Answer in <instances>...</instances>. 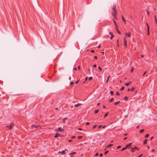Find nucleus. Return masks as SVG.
<instances>
[{"label":"nucleus","mask_w":157,"mask_h":157,"mask_svg":"<svg viewBox=\"0 0 157 157\" xmlns=\"http://www.w3.org/2000/svg\"><path fill=\"white\" fill-rule=\"evenodd\" d=\"M121 147V146H118L117 147V149H119V148H120Z\"/></svg>","instance_id":"nucleus-37"},{"label":"nucleus","mask_w":157,"mask_h":157,"mask_svg":"<svg viewBox=\"0 0 157 157\" xmlns=\"http://www.w3.org/2000/svg\"><path fill=\"white\" fill-rule=\"evenodd\" d=\"M153 136L151 137V139H150V140H152L153 139Z\"/></svg>","instance_id":"nucleus-55"},{"label":"nucleus","mask_w":157,"mask_h":157,"mask_svg":"<svg viewBox=\"0 0 157 157\" xmlns=\"http://www.w3.org/2000/svg\"><path fill=\"white\" fill-rule=\"evenodd\" d=\"M74 70H77V68L76 67H75L74 68Z\"/></svg>","instance_id":"nucleus-52"},{"label":"nucleus","mask_w":157,"mask_h":157,"mask_svg":"<svg viewBox=\"0 0 157 157\" xmlns=\"http://www.w3.org/2000/svg\"><path fill=\"white\" fill-rule=\"evenodd\" d=\"M88 79V77H86L85 78V81H86L87 79Z\"/></svg>","instance_id":"nucleus-38"},{"label":"nucleus","mask_w":157,"mask_h":157,"mask_svg":"<svg viewBox=\"0 0 157 157\" xmlns=\"http://www.w3.org/2000/svg\"><path fill=\"white\" fill-rule=\"evenodd\" d=\"M116 95H119L118 92H117L116 93Z\"/></svg>","instance_id":"nucleus-40"},{"label":"nucleus","mask_w":157,"mask_h":157,"mask_svg":"<svg viewBox=\"0 0 157 157\" xmlns=\"http://www.w3.org/2000/svg\"><path fill=\"white\" fill-rule=\"evenodd\" d=\"M143 155V154H141V155H139L138 157H141Z\"/></svg>","instance_id":"nucleus-48"},{"label":"nucleus","mask_w":157,"mask_h":157,"mask_svg":"<svg viewBox=\"0 0 157 157\" xmlns=\"http://www.w3.org/2000/svg\"><path fill=\"white\" fill-rule=\"evenodd\" d=\"M59 136V133H56V135H55V138H56L58 136Z\"/></svg>","instance_id":"nucleus-12"},{"label":"nucleus","mask_w":157,"mask_h":157,"mask_svg":"<svg viewBox=\"0 0 157 157\" xmlns=\"http://www.w3.org/2000/svg\"><path fill=\"white\" fill-rule=\"evenodd\" d=\"M74 84V82H70V85H71L73 84Z\"/></svg>","instance_id":"nucleus-30"},{"label":"nucleus","mask_w":157,"mask_h":157,"mask_svg":"<svg viewBox=\"0 0 157 157\" xmlns=\"http://www.w3.org/2000/svg\"><path fill=\"white\" fill-rule=\"evenodd\" d=\"M125 36L127 37L128 36V37H130L131 33H125Z\"/></svg>","instance_id":"nucleus-7"},{"label":"nucleus","mask_w":157,"mask_h":157,"mask_svg":"<svg viewBox=\"0 0 157 157\" xmlns=\"http://www.w3.org/2000/svg\"><path fill=\"white\" fill-rule=\"evenodd\" d=\"M108 151H106L104 153L105 154H106L107 153H108Z\"/></svg>","instance_id":"nucleus-36"},{"label":"nucleus","mask_w":157,"mask_h":157,"mask_svg":"<svg viewBox=\"0 0 157 157\" xmlns=\"http://www.w3.org/2000/svg\"><path fill=\"white\" fill-rule=\"evenodd\" d=\"M67 118H64L63 119V120H65Z\"/></svg>","instance_id":"nucleus-61"},{"label":"nucleus","mask_w":157,"mask_h":157,"mask_svg":"<svg viewBox=\"0 0 157 157\" xmlns=\"http://www.w3.org/2000/svg\"><path fill=\"white\" fill-rule=\"evenodd\" d=\"M122 19L123 20V21L125 23H126V21L124 18V17L123 16H122Z\"/></svg>","instance_id":"nucleus-15"},{"label":"nucleus","mask_w":157,"mask_h":157,"mask_svg":"<svg viewBox=\"0 0 157 157\" xmlns=\"http://www.w3.org/2000/svg\"><path fill=\"white\" fill-rule=\"evenodd\" d=\"M120 101H118L117 102H115L114 103V104L115 105H117L119 103H120Z\"/></svg>","instance_id":"nucleus-18"},{"label":"nucleus","mask_w":157,"mask_h":157,"mask_svg":"<svg viewBox=\"0 0 157 157\" xmlns=\"http://www.w3.org/2000/svg\"><path fill=\"white\" fill-rule=\"evenodd\" d=\"M130 71H131V72H132L133 71V68H131V69Z\"/></svg>","instance_id":"nucleus-31"},{"label":"nucleus","mask_w":157,"mask_h":157,"mask_svg":"<svg viewBox=\"0 0 157 157\" xmlns=\"http://www.w3.org/2000/svg\"><path fill=\"white\" fill-rule=\"evenodd\" d=\"M80 66H78V70L80 69Z\"/></svg>","instance_id":"nucleus-50"},{"label":"nucleus","mask_w":157,"mask_h":157,"mask_svg":"<svg viewBox=\"0 0 157 157\" xmlns=\"http://www.w3.org/2000/svg\"><path fill=\"white\" fill-rule=\"evenodd\" d=\"M146 72L145 71L143 74V76H144V75L146 74Z\"/></svg>","instance_id":"nucleus-49"},{"label":"nucleus","mask_w":157,"mask_h":157,"mask_svg":"<svg viewBox=\"0 0 157 157\" xmlns=\"http://www.w3.org/2000/svg\"><path fill=\"white\" fill-rule=\"evenodd\" d=\"M134 90V88H133V87H132V88H131V91H133Z\"/></svg>","instance_id":"nucleus-34"},{"label":"nucleus","mask_w":157,"mask_h":157,"mask_svg":"<svg viewBox=\"0 0 157 157\" xmlns=\"http://www.w3.org/2000/svg\"><path fill=\"white\" fill-rule=\"evenodd\" d=\"M98 155V153H96V154L95 155V156H97Z\"/></svg>","instance_id":"nucleus-44"},{"label":"nucleus","mask_w":157,"mask_h":157,"mask_svg":"<svg viewBox=\"0 0 157 157\" xmlns=\"http://www.w3.org/2000/svg\"><path fill=\"white\" fill-rule=\"evenodd\" d=\"M154 151H155V150H154V149H153V150H152L151 151V152H153Z\"/></svg>","instance_id":"nucleus-56"},{"label":"nucleus","mask_w":157,"mask_h":157,"mask_svg":"<svg viewBox=\"0 0 157 157\" xmlns=\"http://www.w3.org/2000/svg\"><path fill=\"white\" fill-rule=\"evenodd\" d=\"M124 86L122 87L121 88V89H120V90H123L124 89Z\"/></svg>","instance_id":"nucleus-23"},{"label":"nucleus","mask_w":157,"mask_h":157,"mask_svg":"<svg viewBox=\"0 0 157 157\" xmlns=\"http://www.w3.org/2000/svg\"><path fill=\"white\" fill-rule=\"evenodd\" d=\"M94 58L95 59H97V57L96 56H95Z\"/></svg>","instance_id":"nucleus-43"},{"label":"nucleus","mask_w":157,"mask_h":157,"mask_svg":"<svg viewBox=\"0 0 157 157\" xmlns=\"http://www.w3.org/2000/svg\"><path fill=\"white\" fill-rule=\"evenodd\" d=\"M141 57H144V56L143 55H142L141 56Z\"/></svg>","instance_id":"nucleus-59"},{"label":"nucleus","mask_w":157,"mask_h":157,"mask_svg":"<svg viewBox=\"0 0 157 157\" xmlns=\"http://www.w3.org/2000/svg\"><path fill=\"white\" fill-rule=\"evenodd\" d=\"M57 131H59L60 132H62L64 131V130L63 129L61 128L60 127L58 128V129L56 130Z\"/></svg>","instance_id":"nucleus-6"},{"label":"nucleus","mask_w":157,"mask_h":157,"mask_svg":"<svg viewBox=\"0 0 157 157\" xmlns=\"http://www.w3.org/2000/svg\"><path fill=\"white\" fill-rule=\"evenodd\" d=\"M76 154V152H72L70 154H69V155H72V154Z\"/></svg>","instance_id":"nucleus-24"},{"label":"nucleus","mask_w":157,"mask_h":157,"mask_svg":"<svg viewBox=\"0 0 157 157\" xmlns=\"http://www.w3.org/2000/svg\"><path fill=\"white\" fill-rule=\"evenodd\" d=\"M110 93L111 95H113V91H111L110 92Z\"/></svg>","instance_id":"nucleus-21"},{"label":"nucleus","mask_w":157,"mask_h":157,"mask_svg":"<svg viewBox=\"0 0 157 157\" xmlns=\"http://www.w3.org/2000/svg\"><path fill=\"white\" fill-rule=\"evenodd\" d=\"M100 104V103H98V104L97 105H99Z\"/></svg>","instance_id":"nucleus-64"},{"label":"nucleus","mask_w":157,"mask_h":157,"mask_svg":"<svg viewBox=\"0 0 157 157\" xmlns=\"http://www.w3.org/2000/svg\"><path fill=\"white\" fill-rule=\"evenodd\" d=\"M99 111V110L98 109V110H95V113H97Z\"/></svg>","instance_id":"nucleus-25"},{"label":"nucleus","mask_w":157,"mask_h":157,"mask_svg":"<svg viewBox=\"0 0 157 157\" xmlns=\"http://www.w3.org/2000/svg\"><path fill=\"white\" fill-rule=\"evenodd\" d=\"M79 80L76 81L75 82V83L76 84H78V82H79Z\"/></svg>","instance_id":"nucleus-29"},{"label":"nucleus","mask_w":157,"mask_h":157,"mask_svg":"<svg viewBox=\"0 0 157 157\" xmlns=\"http://www.w3.org/2000/svg\"><path fill=\"white\" fill-rule=\"evenodd\" d=\"M98 68L99 69V70H100V71H101V68L100 67H98Z\"/></svg>","instance_id":"nucleus-32"},{"label":"nucleus","mask_w":157,"mask_h":157,"mask_svg":"<svg viewBox=\"0 0 157 157\" xmlns=\"http://www.w3.org/2000/svg\"><path fill=\"white\" fill-rule=\"evenodd\" d=\"M108 112L106 113L105 114V115L104 116V117H106L108 115Z\"/></svg>","instance_id":"nucleus-20"},{"label":"nucleus","mask_w":157,"mask_h":157,"mask_svg":"<svg viewBox=\"0 0 157 157\" xmlns=\"http://www.w3.org/2000/svg\"><path fill=\"white\" fill-rule=\"evenodd\" d=\"M147 35H149V27L148 26V25L147 24Z\"/></svg>","instance_id":"nucleus-8"},{"label":"nucleus","mask_w":157,"mask_h":157,"mask_svg":"<svg viewBox=\"0 0 157 157\" xmlns=\"http://www.w3.org/2000/svg\"><path fill=\"white\" fill-rule=\"evenodd\" d=\"M109 34H110L111 35V37H110V39L111 40H112L113 38L114 37V35H113V33L111 32H109Z\"/></svg>","instance_id":"nucleus-5"},{"label":"nucleus","mask_w":157,"mask_h":157,"mask_svg":"<svg viewBox=\"0 0 157 157\" xmlns=\"http://www.w3.org/2000/svg\"><path fill=\"white\" fill-rule=\"evenodd\" d=\"M144 131V129H142L141 130H140V132L141 133L143 132Z\"/></svg>","instance_id":"nucleus-17"},{"label":"nucleus","mask_w":157,"mask_h":157,"mask_svg":"<svg viewBox=\"0 0 157 157\" xmlns=\"http://www.w3.org/2000/svg\"><path fill=\"white\" fill-rule=\"evenodd\" d=\"M113 11L112 12V14L114 17L115 19L117 18L116 14L117 11L116 10V6L115 5H114L112 7Z\"/></svg>","instance_id":"nucleus-1"},{"label":"nucleus","mask_w":157,"mask_h":157,"mask_svg":"<svg viewBox=\"0 0 157 157\" xmlns=\"http://www.w3.org/2000/svg\"><path fill=\"white\" fill-rule=\"evenodd\" d=\"M113 22H114L115 25H116V27H117V23H116V22L114 20L113 21Z\"/></svg>","instance_id":"nucleus-19"},{"label":"nucleus","mask_w":157,"mask_h":157,"mask_svg":"<svg viewBox=\"0 0 157 157\" xmlns=\"http://www.w3.org/2000/svg\"><path fill=\"white\" fill-rule=\"evenodd\" d=\"M147 139H146L144 142V144H146L147 143Z\"/></svg>","instance_id":"nucleus-22"},{"label":"nucleus","mask_w":157,"mask_h":157,"mask_svg":"<svg viewBox=\"0 0 157 157\" xmlns=\"http://www.w3.org/2000/svg\"><path fill=\"white\" fill-rule=\"evenodd\" d=\"M131 144H132V143H130V144H127L126 146V147H125L123 148L121 150V151H123L125 149H126V148H130L131 147Z\"/></svg>","instance_id":"nucleus-2"},{"label":"nucleus","mask_w":157,"mask_h":157,"mask_svg":"<svg viewBox=\"0 0 157 157\" xmlns=\"http://www.w3.org/2000/svg\"><path fill=\"white\" fill-rule=\"evenodd\" d=\"M91 52L92 53H94V50H91Z\"/></svg>","instance_id":"nucleus-41"},{"label":"nucleus","mask_w":157,"mask_h":157,"mask_svg":"<svg viewBox=\"0 0 157 157\" xmlns=\"http://www.w3.org/2000/svg\"><path fill=\"white\" fill-rule=\"evenodd\" d=\"M113 99H111L110 100V102H112V101H113Z\"/></svg>","instance_id":"nucleus-47"},{"label":"nucleus","mask_w":157,"mask_h":157,"mask_svg":"<svg viewBox=\"0 0 157 157\" xmlns=\"http://www.w3.org/2000/svg\"><path fill=\"white\" fill-rule=\"evenodd\" d=\"M110 77V75H109L108 78H107V80L106 81V82L105 83H107L109 81V77Z\"/></svg>","instance_id":"nucleus-14"},{"label":"nucleus","mask_w":157,"mask_h":157,"mask_svg":"<svg viewBox=\"0 0 157 157\" xmlns=\"http://www.w3.org/2000/svg\"><path fill=\"white\" fill-rule=\"evenodd\" d=\"M155 21L156 23L157 24V20L156 18H155Z\"/></svg>","instance_id":"nucleus-42"},{"label":"nucleus","mask_w":157,"mask_h":157,"mask_svg":"<svg viewBox=\"0 0 157 157\" xmlns=\"http://www.w3.org/2000/svg\"><path fill=\"white\" fill-rule=\"evenodd\" d=\"M100 45H99V46L98 47V48H100Z\"/></svg>","instance_id":"nucleus-60"},{"label":"nucleus","mask_w":157,"mask_h":157,"mask_svg":"<svg viewBox=\"0 0 157 157\" xmlns=\"http://www.w3.org/2000/svg\"><path fill=\"white\" fill-rule=\"evenodd\" d=\"M81 105V104L78 103L77 104L74 105V106L75 107H78V106H79V105Z\"/></svg>","instance_id":"nucleus-10"},{"label":"nucleus","mask_w":157,"mask_h":157,"mask_svg":"<svg viewBox=\"0 0 157 157\" xmlns=\"http://www.w3.org/2000/svg\"><path fill=\"white\" fill-rule=\"evenodd\" d=\"M82 136H79L78 137V139H81L82 138Z\"/></svg>","instance_id":"nucleus-33"},{"label":"nucleus","mask_w":157,"mask_h":157,"mask_svg":"<svg viewBox=\"0 0 157 157\" xmlns=\"http://www.w3.org/2000/svg\"><path fill=\"white\" fill-rule=\"evenodd\" d=\"M101 127V125H99L98 126V128H100Z\"/></svg>","instance_id":"nucleus-54"},{"label":"nucleus","mask_w":157,"mask_h":157,"mask_svg":"<svg viewBox=\"0 0 157 157\" xmlns=\"http://www.w3.org/2000/svg\"><path fill=\"white\" fill-rule=\"evenodd\" d=\"M105 126H103L102 127V128H105Z\"/></svg>","instance_id":"nucleus-62"},{"label":"nucleus","mask_w":157,"mask_h":157,"mask_svg":"<svg viewBox=\"0 0 157 157\" xmlns=\"http://www.w3.org/2000/svg\"><path fill=\"white\" fill-rule=\"evenodd\" d=\"M92 77H90L89 78V80H92Z\"/></svg>","instance_id":"nucleus-28"},{"label":"nucleus","mask_w":157,"mask_h":157,"mask_svg":"<svg viewBox=\"0 0 157 157\" xmlns=\"http://www.w3.org/2000/svg\"><path fill=\"white\" fill-rule=\"evenodd\" d=\"M97 125H94V126H93V128H95L96 127Z\"/></svg>","instance_id":"nucleus-39"},{"label":"nucleus","mask_w":157,"mask_h":157,"mask_svg":"<svg viewBox=\"0 0 157 157\" xmlns=\"http://www.w3.org/2000/svg\"><path fill=\"white\" fill-rule=\"evenodd\" d=\"M116 30L117 31V33H118L119 34H121L120 32L118 30V28H117V27H116Z\"/></svg>","instance_id":"nucleus-11"},{"label":"nucleus","mask_w":157,"mask_h":157,"mask_svg":"<svg viewBox=\"0 0 157 157\" xmlns=\"http://www.w3.org/2000/svg\"><path fill=\"white\" fill-rule=\"evenodd\" d=\"M89 123L88 122H87L86 123V124L87 125H89Z\"/></svg>","instance_id":"nucleus-51"},{"label":"nucleus","mask_w":157,"mask_h":157,"mask_svg":"<svg viewBox=\"0 0 157 157\" xmlns=\"http://www.w3.org/2000/svg\"><path fill=\"white\" fill-rule=\"evenodd\" d=\"M96 64H94L93 65V67H96Z\"/></svg>","instance_id":"nucleus-46"},{"label":"nucleus","mask_w":157,"mask_h":157,"mask_svg":"<svg viewBox=\"0 0 157 157\" xmlns=\"http://www.w3.org/2000/svg\"><path fill=\"white\" fill-rule=\"evenodd\" d=\"M147 15L148 16H149V11H147Z\"/></svg>","instance_id":"nucleus-35"},{"label":"nucleus","mask_w":157,"mask_h":157,"mask_svg":"<svg viewBox=\"0 0 157 157\" xmlns=\"http://www.w3.org/2000/svg\"><path fill=\"white\" fill-rule=\"evenodd\" d=\"M113 146V144H109L107 146V147H110V146Z\"/></svg>","instance_id":"nucleus-26"},{"label":"nucleus","mask_w":157,"mask_h":157,"mask_svg":"<svg viewBox=\"0 0 157 157\" xmlns=\"http://www.w3.org/2000/svg\"><path fill=\"white\" fill-rule=\"evenodd\" d=\"M130 90V89H128V90H127V91H129Z\"/></svg>","instance_id":"nucleus-58"},{"label":"nucleus","mask_w":157,"mask_h":157,"mask_svg":"<svg viewBox=\"0 0 157 157\" xmlns=\"http://www.w3.org/2000/svg\"><path fill=\"white\" fill-rule=\"evenodd\" d=\"M124 45H125L126 47H127V41L126 39H125V38H124Z\"/></svg>","instance_id":"nucleus-4"},{"label":"nucleus","mask_w":157,"mask_h":157,"mask_svg":"<svg viewBox=\"0 0 157 157\" xmlns=\"http://www.w3.org/2000/svg\"><path fill=\"white\" fill-rule=\"evenodd\" d=\"M131 83V82H129V83H125V85L126 86H128L129 85L130 83Z\"/></svg>","instance_id":"nucleus-13"},{"label":"nucleus","mask_w":157,"mask_h":157,"mask_svg":"<svg viewBox=\"0 0 157 157\" xmlns=\"http://www.w3.org/2000/svg\"><path fill=\"white\" fill-rule=\"evenodd\" d=\"M127 139V137H125L124 138V140H126Z\"/></svg>","instance_id":"nucleus-57"},{"label":"nucleus","mask_w":157,"mask_h":157,"mask_svg":"<svg viewBox=\"0 0 157 157\" xmlns=\"http://www.w3.org/2000/svg\"><path fill=\"white\" fill-rule=\"evenodd\" d=\"M61 153L62 154L64 155L65 154V151L63 150L62 151H61Z\"/></svg>","instance_id":"nucleus-16"},{"label":"nucleus","mask_w":157,"mask_h":157,"mask_svg":"<svg viewBox=\"0 0 157 157\" xmlns=\"http://www.w3.org/2000/svg\"><path fill=\"white\" fill-rule=\"evenodd\" d=\"M103 155V154L102 153H101L100 154V157H101Z\"/></svg>","instance_id":"nucleus-45"},{"label":"nucleus","mask_w":157,"mask_h":157,"mask_svg":"<svg viewBox=\"0 0 157 157\" xmlns=\"http://www.w3.org/2000/svg\"><path fill=\"white\" fill-rule=\"evenodd\" d=\"M78 130H82V129L81 128H78Z\"/></svg>","instance_id":"nucleus-53"},{"label":"nucleus","mask_w":157,"mask_h":157,"mask_svg":"<svg viewBox=\"0 0 157 157\" xmlns=\"http://www.w3.org/2000/svg\"><path fill=\"white\" fill-rule=\"evenodd\" d=\"M13 125L14 124L13 123H12L9 126H6V127H9L10 129H11Z\"/></svg>","instance_id":"nucleus-3"},{"label":"nucleus","mask_w":157,"mask_h":157,"mask_svg":"<svg viewBox=\"0 0 157 157\" xmlns=\"http://www.w3.org/2000/svg\"><path fill=\"white\" fill-rule=\"evenodd\" d=\"M149 136V135L148 134H146L145 136V138H147V137H148Z\"/></svg>","instance_id":"nucleus-27"},{"label":"nucleus","mask_w":157,"mask_h":157,"mask_svg":"<svg viewBox=\"0 0 157 157\" xmlns=\"http://www.w3.org/2000/svg\"><path fill=\"white\" fill-rule=\"evenodd\" d=\"M135 149H137V150H138V148L136 147H135L132 148V149H131L132 151L133 152H134L135 151Z\"/></svg>","instance_id":"nucleus-9"},{"label":"nucleus","mask_w":157,"mask_h":157,"mask_svg":"<svg viewBox=\"0 0 157 157\" xmlns=\"http://www.w3.org/2000/svg\"><path fill=\"white\" fill-rule=\"evenodd\" d=\"M124 136H126L127 135V134H124Z\"/></svg>","instance_id":"nucleus-63"}]
</instances>
